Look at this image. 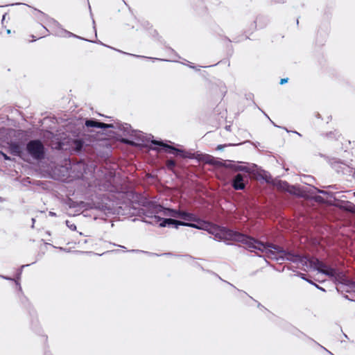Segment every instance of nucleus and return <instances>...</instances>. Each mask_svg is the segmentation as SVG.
Wrapping results in <instances>:
<instances>
[{
    "instance_id": "412c9836",
    "label": "nucleus",
    "mask_w": 355,
    "mask_h": 355,
    "mask_svg": "<svg viewBox=\"0 0 355 355\" xmlns=\"http://www.w3.org/2000/svg\"><path fill=\"white\" fill-rule=\"evenodd\" d=\"M6 17H7V14L6 13L3 15V17H2V22L3 23L6 20Z\"/></svg>"
},
{
    "instance_id": "f257e3e1",
    "label": "nucleus",
    "mask_w": 355,
    "mask_h": 355,
    "mask_svg": "<svg viewBox=\"0 0 355 355\" xmlns=\"http://www.w3.org/2000/svg\"><path fill=\"white\" fill-rule=\"evenodd\" d=\"M243 244L251 251L259 250L264 252L270 259H285L295 263H300L302 266L309 264L311 257L286 251L279 245L270 243H263L249 236H248V239L244 241Z\"/></svg>"
},
{
    "instance_id": "9b49d317",
    "label": "nucleus",
    "mask_w": 355,
    "mask_h": 355,
    "mask_svg": "<svg viewBox=\"0 0 355 355\" xmlns=\"http://www.w3.org/2000/svg\"><path fill=\"white\" fill-rule=\"evenodd\" d=\"M203 162L205 164H210V165H212V166H223V163L220 161L217 160L215 157H212L211 155H206L203 158Z\"/></svg>"
},
{
    "instance_id": "423d86ee",
    "label": "nucleus",
    "mask_w": 355,
    "mask_h": 355,
    "mask_svg": "<svg viewBox=\"0 0 355 355\" xmlns=\"http://www.w3.org/2000/svg\"><path fill=\"white\" fill-rule=\"evenodd\" d=\"M152 143L156 145H158L159 146H162L165 151L168 153L173 154V155H179L183 158H192L193 156L191 155V153L185 152L182 150L176 148L175 147H173L171 145L166 144L163 143L162 141H158L153 140L152 141Z\"/></svg>"
},
{
    "instance_id": "4468645a",
    "label": "nucleus",
    "mask_w": 355,
    "mask_h": 355,
    "mask_svg": "<svg viewBox=\"0 0 355 355\" xmlns=\"http://www.w3.org/2000/svg\"><path fill=\"white\" fill-rule=\"evenodd\" d=\"M170 222H167V225H175V227L178 228L179 225L184 226L185 222L184 221H180L173 218H169Z\"/></svg>"
},
{
    "instance_id": "f8f14e48",
    "label": "nucleus",
    "mask_w": 355,
    "mask_h": 355,
    "mask_svg": "<svg viewBox=\"0 0 355 355\" xmlns=\"http://www.w3.org/2000/svg\"><path fill=\"white\" fill-rule=\"evenodd\" d=\"M84 141L82 139H74L72 141L71 146L76 152H79L83 147Z\"/></svg>"
},
{
    "instance_id": "aec40b11",
    "label": "nucleus",
    "mask_w": 355,
    "mask_h": 355,
    "mask_svg": "<svg viewBox=\"0 0 355 355\" xmlns=\"http://www.w3.org/2000/svg\"><path fill=\"white\" fill-rule=\"evenodd\" d=\"M245 168H246L245 167L239 166L236 168V171H244V170H245Z\"/></svg>"
},
{
    "instance_id": "a211bd4d",
    "label": "nucleus",
    "mask_w": 355,
    "mask_h": 355,
    "mask_svg": "<svg viewBox=\"0 0 355 355\" xmlns=\"http://www.w3.org/2000/svg\"><path fill=\"white\" fill-rule=\"evenodd\" d=\"M122 142L124 143V144H129L130 146H135V143L132 141H130L128 139H122Z\"/></svg>"
},
{
    "instance_id": "1a4fd4ad",
    "label": "nucleus",
    "mask_w": 355,
    "mask_h": 355,
    "mask_svg": "<svg viewBox=\"0 0 355 355\" xmlns=\"http://www.w3.org/2000/svg\"><path fill=\"white\" fill-rule=\"evenodd\" d=\"M155 211H156V213L163 212V214L164 216H171L173 218H178V210H176V209L165 208L161 205H159L155 208Z\"/></svg>"
},
{
    "instance_id": "6ab92c4d",
    "label": "nucleus",
    "mask_w": 355,
    "mask_h": 355,
    "mask_svg": "<svg viewBox=\"0 0 355 355\" xmlns=\"http://www.w3.org/2000/svg\"><path fill=\"white\" fill-rule=\"evenodd\" d=\"M288 78H282V79L280 80V83H280L281 85H283V84H284V83H287V82H288Z\"/></svg>"
},
{
    "instance_id": "39448f33",
    "label": "nucleus",
    "mask_w": 355,
    "mask_h": 355,
    "mask_svg": "<svg viewBox=\"0 0 355 355\" xmlns=\"http://www.w3.org/2000/svg\"><path fill=\"white\" fill-rule=\"evenodd\" d=\"M30 36L33 40H37L45 37L49 33V30L41 23L34 21L29 28Z\"/></svg>"
},
{
    "instance_id": "b1692460",
    "label": "nucleus",
    "mask_w": 355,
    "mask_h": 355,
    "mask_svg": "<svg viewBox=\"0 0 355 355\" xmlns=\"http://www.w3.org/2000/svg\"><path fill=\"white\" fill-rule=\"evenodd\" d=\"M221 148H222L221 146H218L217 149H221Z\"/></svg>"
},
{
    "instance_id": "dca6fc26",
    "label": "nucleus",
    "mask_w": 355,
    "mask_h": 355,
    "mask_svg": "<svg viewBox=\"0 0 355 355\" xmlns=\"http://www.w3.org/2000/svg\"><path fill=\"white\" fill-rule=\"evenodd\" d=\"M187 216V217L186 218V221L195 222L196 220H197L198 217L192 213H188V215Z\"/></svg>"
},
{
    "instance_id": "f3484780",
    "label": "nucleus",
    "mask_w": 355,
    "mask_h": 355,
    "mask_svg": "<svg viewBox=\"0 0 355 355\" xmlns=\"http://www.w3.org/2000/svg\"><path fill=\"white\" fill-rule=\"evenodd\" d=\"M188 213L189 212L178 210V218L186 220V218L187 217V216L188 215Z\"/></svg>"
},
{
    "instance_id": "20e7f679",
    "label": "nucleus",
    "mask_w": 355,
    "mask_h": 355,
    "mask_svg": "<svg viewBox=\"0 0 355 355\" xmlns=\"http://www.w3.org/2000/svg\"><path fill=\"white\" fill-rule=\"evenodd\" d=\"M309 266L318 272L324 274L329 277H336L337 272L336 269L327 266L326 263L320 261L318 258L311 257Z\"/></svg>"
},
{
    "instance_id": "f03ea898",
    "label": "nucleus",
    "mask_w": 355,
    "mask_h": 355,
    "mask_svg": "<svg viewBox=\"0 0 355 355\" xmlns=\"http://www.w3.org/2000/svg\"><path fill=\"white\" fill-rule=\"evenodd\" d=\"M196 223L185 222L184 226L191 227L193 228L203 230L215 234L216 236L220 239L244 243V241L248 239V235L240 233L236 231L228 229L225 227H220L217 225H214L211 223L205 221L197 218Z\"/></svg>"
},
{
    "instance_id": "ddd939ff",
    "label": "nucleus",
    "mask_w": 355,
    "mask_h": 355,
    "mask_svg": "<svg viewBox=\"0 0 355 355\" xmlns=\"http://www.w3.org/2000/svg\"><path fill=\"white\" fill-rule=\"evenodd\" d=\"M176 165L175 162L173 159H168L166 162V168L173 172H174V168Z\"/></svg>"
},
{
    "instance_id": "0eeeda50",
    "label": "nucleus",
    "mask_w": 355,
    "mask_h": 355,
    "mask_svg": "<svg viewBox=\"0 0 355 355\" xmlns=\"http://www.w3.org/2000/svg\"><path fill=\"white\" fill-rule=\"evenodd\" d=\"M244 175L238 173L236 174L232 180V186L235 190H243L245 187V184L244 183Z\"/></svg>"
},
{
    "instance_id": "2eb2a0df",
    "label": "nucleus",
    "mask_w": 355,
    "mask_h": 355,
    "mask_svg": "<svg viewBox=\"0 0 355 355\" xmlns=\"http://www.w3.org/2000/svg\"><path fill=\"white\" fill-rule=\"evenodd\" d=\"M155 218L157 219V220L162 221L160 223V224H159V226L162 227H166L167 225V222H170L171 221L170 219L162 218L159 216H155Z\"/></svg>"
},
{
    "instance_id": "4be33fe9",
    "label": "nucleus",
    "mask_w": 355,
    "mask_h": 355,
    "mask_svg": "<svg viewBox=\"0 0 355 355\" xmlns=\"http://www.w3.org/2000/svg\"><path fill=\"white\" fill-rule=\"evenodd\" d=\"M2 154H3L5 159H10L9 157H8L6 154H4V153H2Z\"/></svg>"
},
{
    "instance_id": "7ed1b4c3",
    "label": "nucleus",
    "mask_w": 355,
    "mask_h": 355,
    "mask_svg": "<svg viewBox=\"0 0 355 355\" xmlns=\"http://www.w3.org/2000/svg\"><path fill=\"white\" fill-rule=\"evenodd\" d=\"M26 150L34 159L42 160L45 157V148L39 139L31 140L26 144Z\"/></svg>"
},
{
    "instance_id": "6e6552de",
    "label": "nucleus",
    "mask_w": 355,
    "mask_h": 355,
    "mask_svg": "<svg viewBox=\"0 0 355 355\" xmlns=\"http://www.w3.org/2000/svg\"><path fill=\"white\" fill-rule=\"evenodd\" d=\"M9 153L13 155L22 157L23 150L22 148L18 143L11 142L8 144Z\"/></svg>"
},
{
    "instance_id": "5701e85b",
    "label": "nucleus",
    "mask_w": 355,
    "mask_h": 355,
    "mask_svg": "<svg viewBox=\"0 0 355 355\" xmlns=\"http://www.w3.org/2000/svg\"><path fill=\"white\" fill-rule=\"evenodd\" d=\"M6 32L8 34H9V33H10L11 31H10V29H7Z\"/></svg>"
},
{
    "instance_id": "9d476101",
    "label": "nucleus",
    "mask_w": 355,
    "mask_h": 355,
    "mask_svg": "<svg viewBox=\"0 0 355 355\" xmlns=\"http://www.w3.org/2000/svg\"><path fill=\"white\" fill-rule=\"evenodd\" d=\"M85 125L88 128H112V124L105 123L94 120H87L85 121Z\"/></svg>"
}]
</instances>
